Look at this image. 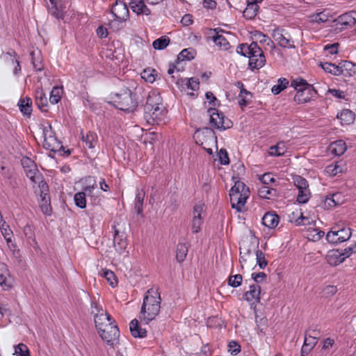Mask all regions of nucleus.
<instances>
[{"instance_id":"5fc2aeb1","label":"nucleus","mask_w":356,"mask_h":356,"mask_svg":"<svg viewBox=\"0 0 356 356\" xmlns=\"http://www.w3.org/2000/svg\"><path fill=\"white\" fill-rule=\"evenodd\" d=\"M243 277L240 274L231 275L228 278V284L232 287L236 288L241 284Z\"/></svg>"},{"instance_id":"3c124183","label":"nucleus","mask_w":356,"mask_h":356,"mask_svg":"<svg viewBox=\"0 0 356 356\" xmlns=\"http://www.w3.org/2000/svg\"><path fill=\"white\" fill-rule=\"evenodd\" d=\"M15 353L17 356H31L27 346L22 343L15 346Z\"/></svg>"},{"instance_id":"a878e982","label":"nucleus","mask_w":356,"mask_h":356,"mask_svg":"<svg viewBox=\"0 0 356 356\" xmlns=\"http://www.w3.org/2000/svg\"><path fill=\"white\" fill-rule=\"evenodd\" d=\"M346 143L342 140H338L332 143L330 145V150L334 156H341L346 151Z\"/></svg>"},{"instance_id":"69168bd1","label":"nucleus","mask_w":356,"mask_h":356,"mask_svg":"<svg viewBox=\"0 0 356 356\" xmlns=\"http://www.w3.org/2000/svg\"><path fill=\"white\" fill-rule=\"evenodd\" d=\"M341 252H342L343 257L346 259V258L349 257L353 253L356 252V243L345 248L343 251Z\"/></svg>"},{"instance_id":"6ab92c4d","label":"nucleus","mask_w":356,"mask_h":356,"mask_svg":"<svg viewBox=\"0 0 356 356\" xmlns=\"http://www.w3.org/2000/svg\"><path fill=\"white\" fill-rule=\"evenodd\" d=\"M260 293V286L257 284H254L250 286L249 290L244 293L243 298L248 302H259Z\"/></svg>"},{"instance_id":"473e14b6","label":"nucleus","mask_w":356,"mask_h":356,"mask_svg":"<svg viewBox=\"0 0 356 356\" xmlns=\"http://www.w3.org/2000/svg\"><path fill=\"white\" fill-rule=\"evenodd\" d=\"M258 10L259 6L256 2L248 1L247 6L243 13V17L248 19H252L257 15Z\"/></svg>"},{"instance_id":"a211bd4d","label":"nucleus","mask_w":356,"mask_h":356,"mask_svg":"<svg viewBox=\"0 0 356 356\" xmlns=\"http://www.w3.org/2000/svg\"><path fill=\"white\" fill-rule=\"evenodd\" d=\"M129 6L132 11L137 15H149L151 14L150 10L143 0H130Z\"/></svg>"},{"instance_id":"0e129e2a","label":"nucleus","mask_w":356,"mask_h":356,"mask_svg":"<svg viewBox=\"0 0 356 356\" xmlns=\"http://www.w3.org/2000/svg\"><path fill=\"white\" fill-rule=\"evenodd\" d=\"M260 181L261 182L262 185L268 186L269 184L271 182H274L275 180V179L271 176L270 173H265L260 178Z\"/></svg>"},{"instance_id":"052dcab7","label":"nucleus","mask_w":356,"mask_h":356,"mask_svg":"<svg viewBox=\"0 0 356 356\" xmlns=\"http://www.w3.org/2000/svg\"><path fill=\"white\" fill-rule=\"evenodd\" d=\"M228 351L232 355H236L241 352V346L234 341H232L228 344Z\"/></svg>"},{"instance_id":"f8f14e48","label":"nucleus","mask_w":356,"mask_h":356,"mask_svg":"<svg viewBox=\"0 0 356 356\" xmlns=\"http://www.w3.org/2000/svg\"><path fill=\"white\" fill-rule=\"evenodd\" d=\"M284 30L283 29H275L272 32V37L281 47L283 48H295L293 41L290 36H286L284 34Z\"/></svg>"},{"instance_id":"4468645a","label":"nucleus","mask_w":356,"mask_h":356,"mask_svg":"<svg viewBox=\"0 0 356 356\" xmlns=\"http://www.w3.org/2000/svg\"><path fill=\"white\" fill-rule=\"evenodd\" d=\"M249 58V67L251 70L260 69L266 63V58L264 52L259 47V51L256 53V51H252L251 54L248 56Z\"/></svg>"},{"instance_id":"13d9d810","label":"nucleus","mask_w":356,"mask_h":356,"mask_svg":"<svg viewBox=\"0 0 356 356\" xmlns=\"http://www.w3.org/2000/svg\"><path fill=\"white\" fill-rule=\"evenodd\" d=\"M248 95H250V92L244 88L241 89L240 94L238 95V104L240 106H245L248 105V101L246 99V98Z\"/></svg>"},{"instance_id":"2eb2a0df","label":"nucleus","mask_w":356,"mask_h":356,"mask_svg":"<svg viewBox=\"0 0 356 356\" xmlns=\"http://www.w3.org/2000/svg\"><path fill=\"white\" fill-rule=\"evenodd\" d=\"M40 188V207L42 212L47 215L49 216L51 213V207L50 204V197L47 193L48 191V187L47 188Z\"/></svg>"},{"instance_id":"c85d7f7f","label":"nucleus","mask_w":356,"mask_h":356,"mask_svg":"<svg viewBox=\"0 0 356 356\" xmlns=\"http://www.w3.org/2000/svg\"><path fill=\"white\" fill-rule=\"evenodd\" d=\"M340 24L346 26H352L356 23V12L350 11L340 15L338 18Z\"/></svg>"},{"instance_id":"412c9836","label":"nucleus","mask_w":356,"mask_h":356,"mask_svg":"<svg viewBox=\"0 0 356 356\" xmlns=\"http://www.w3.org/2000/svg\"><path fill=\"white\" fill-rule=\"evenodd\" d=\"M256 51V53L259 51V46L256 42H252L250 44H241L236 48V52L241 55L248 57L251 52Z\"/></svg>"},{"instance_id":"bb28decb","label":"nucleus","mask_w":356,"mask_h":356,"mask_svg":"<svg viewBox=\"0 0 356 356\" xmlns=\"http://www.w3.org/2000/svg\"><path fill=\"white\" fill-rule=\"evenodd\" d=\"M258 195L263 199H273L277 196V191L268 186L261 185L258 188Z\"/></svg>"},{"instance_id":"864d4df0","label":"nucleus","mask_w":356,"mask_h":356,"mask_svg":"<svg viewBox=\"0 0 356 356\" xmlns=\"http://www.w3.org/2000/svg\"><path fill=\"white\" fill-rule=\"evenodd\" d=\"M255 255H256L257 263L259 265V268L261 269L265 268L268 264V262L265 259L264 253L261 250H257L256 251Z\"/></svg>"},{"instance_id":"f704fd0d","label":"nucleus","mask_w":356,"mask_h":356,"mask_svg":"<svg viewBox=\"0 0 356 356\" xmlns=\"http://www.w3.org/2000/svg\"><path fill=\"white\" fill-rule=\"evenodd\" d=\"M286 152V147L283 141L279 142L277 145L271 146L269 149V154L273 156H280Z\"/></svg>"},{"instance_id":"a18cd8bd","label":"nucleus","mask_w":356,"mask_h":356,"mask_svg":"<svg viewBox=\"0 0 356 356\" xmlns=\"http://www.w3.org/2000/svg\"><path fill=\"white\" fill-rule=\"evenodd\" d=\"M289 85V81L285 78L278 79V84L273 86L271 91L273 94L277 95L284 90Z\"/></svg>"},{"instance_id":"338daca9","label":"nucleus","mask_w":356,"mask_h":356,"mask_svg":"<svg viewBox=\"0 0 356 356\" xmlns=\"http://www.w3.org/2000/svg\"><path fill=\"white\" fill-rule=\"evenodd\" d=\"M52 15L57 19H63L65 16V11L63 10V8L60 6L59 8L57 5H55V6L52 8Z\"/></svg>"},{"instance_id":"2f4dec72","label":"nucleus","mask_w":356,"mask_h":356,"mask_svg":"<svg viewBox=\"0 0 356 356\" xmlns=\"http://www.w3.org/2000/svg\"><path fill=\"white\" fill-rule=\"evenodd\" d=\"M320 65L322 67L325 72L335 76H339L343 72L342 67L336 65L335 64L331 63H321Z\"/></svg>"},{"instance_id":"b1692460","label":"nucleus","mask_w":356,"mask_h":356,"mask_svg":"<svg viewBox=\"0 0 356 356\" xmlns=\"http://www.w3.org/2000/svg\"><path fill=\"white\" fill-rule=\"evenodd\" d=\"M129 329L131 335L134 337L143 338L147 335V331L145 329L142 328L139 325V322L137 319H134L129 324Z\"/></svg>"},{"instance_id":"39448f33","label":"nucleus","mask_w":356,"mask_h":356,"mask_svg":"<svg viewBox=\"0 0 356 356\" xmlns=\"http://www.w3.org/2000/svg\"><path fill=\"white\" fill-rule=\"evenodd\" d=\"M249 194V188L243 182L241 181H235L234 185L229 191L232 207L236 209L237 211H242Z\"/></svg>"},{"instance_id":"9b49d317","label":"nucleus","mask_w":356,"mask_h":356,"mask_svg":"<svg viewBox=\"0 0 356 356\" xmlns=\"http://www.w3.org/2000/svg\"><path fill=\"white\" fill-rule=\"evenodd\" d=\"M204 210V204H197L193 207L191 229L192 232L195 234L198 233L201 230V226L203 222L202 213Z\"/></svg>"},{"instance_id":"ddd939ff","label":"nucleus","mask_w":356,"mask_h":356,"mask_svg":"<svg viewBox=\"0 0 356 356\" xmlns=\"http://www.w3.org/2000/svg\"><path fill=\"white\" fill-rule=\"evenodd\" d=\"M218 29H210L208 33V40H211L222 50H227L229 48V43L222 35L219 34Z\"/></svg>"},{"instance_id":"e433bc0d","label":"nucleus","mask_w":356,"mask_h":356,"mask_svg":"<svg viewBox=\"0 0 356 356\" xmlns=\"http://www.w3.org/2000/svg\"><path fill=\"white\" fill-rule=\"evenodd\" d=\"M63 94V86H54L51 92L49 97V102L52 104H56L59 102L60 100L62 95Z\"/></svg>"},{"instance_id":"9d476101","label":"nucleus","mask_w":356,"mask_h":356,"mask_svg":"<svg viewBox=\"0 0 356 356\" xmlns=\"http://www.w3.org/2000/svg\"><path fill=\"white\" fill-rule=\"evenodd\" d=\"M111 13L114 17L113 23L122 24L129 17V12L127 4L122 0H116L112 6Z\"/></svg>"},{"instance_id":"c03bdc74","label":"nucleus","mask_w":356,"mask_h":356,"mask_svg":"<svg viewBox=\"0 0 356 356\" xmlns=\"http://www.w3.org/2000/svg\"><path fill=\"white\" fill-rule=\"evenodd\" d=\"M86 192H79L75 193L74 200L76 207L80 209H84L86 207Z\"/></svg>"},{"instance_id":"c9c22d12","label":"nucleus","mask_w":356,"mask_h":356,"mask_svg":"<svg viewBox=\"0 0 356 356\" xmlns=\"http://www.w3.org/2000/svg\"><path fill=\"white\" fill-rule=\"evenodd\" d=\"M31 63L36 71H42L44 65L42 62V57L40 51H33L31 52Z\"/></svg>"},{"instance_id":"603ef678","label":"nucleus","mask_w":356,"mask_h":356,"mask_svg":"<svg viewBox=\"0 0 356 356\" xmlns=\"http://www.w3.org/2000/svg\"><path fill=\"white\" fill-rule=\"evenodd\" d=\"M103 275L112 287H115L117 285L118 281L113 271L104 270Z\"/></svg>"},{"instance_id":"4be33fe9","label":"nucleus","mask_w":356,"mask_h":356,"mask_svg":"<svg viewBox=\"0 0 356 356\" xmlns=\"http://www.w3.org/2000/svg\"><path fill=\"white\" fill-rule=\"evenodd\" d=\"M145 197V192L143 189L137 188L134 200V209L138 215H143V203Z\"/></svg>"},{"instance_id":"6e6552de","label":"nucleus","mask_w":356,"mask_h":356,"mask_svg":"<svg viewBox=\"0 0 356 356\" xmlns=\"http://www.w3.org/2000/svg\"><path fill=\"white\" fill-rule=\"evenodd\" d=\"M42 136L44 138L43 147L47 150L56 152L63 147L61 143L56 138L55 132L50 124L42 125Z\"/></svg>"},{"instance_id":"79ce46f5","label":"nucleus","mask_w":356,"mask_h":356,"mask_svg":"<svg viewBox=\"0 0 356 356\" xmlns=\"http://www.w3.org/2000/svg\"><path fill=\"white\" fill-rule=\"evenodd\" d=\"M318 334L312 335L311 329H309L305 332L304 343L314 348L318 342Z\"/></svg>"},{"instance_id":"37998d69","label":"nucleus","mask_w":356,"mask_h":356,"mask_svg":"<svg viewBox=\"0 0 356 356\" xmlns=\"http://www.w3.org/2000/svg\"><path fill=\"white\" fill-rule=\"evenodd\" d=\"M170 43V38L166 36H162L153 42L152 46L155 49H164Z\"/></svg>"},{"instance_id":"4d7b16f0","label":"nucleus","mask_w":356,"mask_h":356,"mask_svg":"<svg viewBox=\"0 0 356 356\" xmlns=\"http://www.w3.org/2000/svg\"><path fill=\"white\" fill-rule=\"evenodd\" d=\"M185 81V85L187 86V88L191 89L193 91H195L199 89L200 82L198 79L192 77L186 79Z\"/></svg>"},{"instance_id":"8fccbe9b","label":"nucleus","mask_w":356,"mask_h":356,"mask_svg":"<svg viewBox=\"0 0 356 356\" xmlns=\"http://www.w3.org/2000/svg\"><path fill=\"white\" fill-rule=\"evenodd\" d=\"M156 71L154 69H145L141 74V76L145 81L153 83L155 81Z\"/></svg>"},{"instance_id":"774afa93","label":"nucleus","mask_w":356,"mask_h":356,"mask_svg":"<svg viewBox=\"0 0 356 356\" xmlns=\"http://www.w3.org/2000/svg\"><path fill=\"white\" fill-rule=\"evenodd\" d=\"M251 277L254 282L259 283L264 281L266 278V275L264 272L260 273H252L251 275Z\"/></svg>"},{"instance_id":"bf43d9fd","label":"nucleus","mask_w":356,"mask_h":356,"mask_svg":"<svg viewBox=\"0 0 356 356\" xmlns=\"http://www.w3.org/2000/svg\"><path fill=\"white\" fill-rule=\"evenodd\" d=\"M338 195H332V196H327L324 200V208L325 209H330L336 207L338 204L337 202L335 197H337Z\"/></svg>"},{"instance_id":"0eeeda50","label":"nucleus","mask_w":356,"mask_h":356,"mask_svg":"<svg viewBox=\"0 0 356 356\" xmlns=\"http://www.w3.org/2000/svg\"><path fill=\"white\" fill-rule=\"evenodd\" d=\"M22 165L24 169L26 175L33 184H38L39 188L43 189L47 188V184L44 181L36 165L31 159L28 157L23 158L22 159Z\"/></svg>"},{"instance_id":"f257e3e1","label":"nucleus","mask_w":356,"mask_h":356,"mask_svg":"<svg viewBox=\"0 0 356 356\" xmlns=\"http://www.w3.org/2000/svg\"><path fill=\"white\" fill-rule=\"evenodd\" d=\"M91 309L95 326L102 339L111 346L118 343L120 330L115 321H112L111 316L94 302L91 305Z\"/></svg>"},{"instance_id":"dca6fc26","label":"nucleus","mask_w":356,"mask_h":356,"mask_svg":"<svg viewBox=\"0 0 356 356\" xmlns=\"http://www.w3.org/2000/svg\"><path fill=\"white\" fill-rule=\"evenodd\" d=\"M112 229L114 230L113 245L117 251H122L127 245L124 233L120 232L115 225H113Z\"/></svg>"},{"instance_id":"e2e57ef3","label":"nucleus","mask_w":356,"mask_h":356,"mask_svg":"<svg viewBox=\"0 0 356 356\" xmlns=\"http://www.w3.org/2000/svg\"><path fill=\"white\" fill-rule=\"evenodd\" d=\"M257 34L259 35L260 42H264L266 43L268 46L275 47L274 42L268 36L261 32H258Z\"/></svg>"},{"instance_id":"6e6d98bb","label":"nucleus","mask_w":356,"mask_h":356,"mask_svg":"<svg viewBox=\"0 0 356 356\" xmlns=\"http://www.w3.org/2000/svg\"><path fill=\"white\" fill-rule=\"evenodd\" d=\"M311 21L316 23H323L328 20V16L324 12L317 13L310 16Z\"/></svg>"},{"instance_id":"58836bf2","label":"nucleus","mask_w":356,"mask_h":356,"mask_svg":"<svg viewBox=\"0 0 356 356\" xmlns=\"http://www.w3.org/2000/svg\"><path fill=\"white\" fill-rule=\"evenodd\" d=\"M196 51L192 48L183 49L177 56L178 61L191 60L195 58Z\"/></svg>"},{"instance_id":"ea45409f","label":"nucleus","mask_w":356,"mask_h":356,"mask_svg":"<svg viewBox=\"0 0 356 356\" xmlns=\"http://www.w3.org/2000/svg\"><path fill=\"white\" fill-rule=\"evenodd\" d=\"M337 227V228H336V232H337L340 242L343 243L349 240L352 235L351 229L346 227L341 228L338 225Z\"/></svg>"},{"instance_id":"f03ea898","label":"nucleus","mask_w":356,"mask_h":356,"mask_svg":"<svg viewBox=\"0 0 356 356\" xmlns=\"http://www.w3.org/2000/svg\"><path fill=\"white\" fill-rule=\"evenodd\" d=\"M166 113L160 95L155 92H149L144 106V118L147 122L149 124H159L164 121Z\"/></svg>"},{"instance_id":"7ed1b4c3","label":"nucleus","mask_w":356,"mask_h":356,"mask_svg":"<svg viewBox=\"0 0 356 356\" xmlns=\"http://www.w3.org/2000/svg\"><path fill=\"white\" fill-rule=\"evenodd\" d=\"M161 298L159 289H149L143 298L139 318L148 324L159 314L161 309Z\"/></svg>"},{"instance_id":"72a5a7b5","label":"nucleus","mask_w":356,"mask_h":356,"mask_svg":"<svg viewBox=\"0 0 356 356\" xmlns=\"http://www.w3.org/2000/svg\"><path fill=\"white\" fill-rule=\"evenodd\" d=\"M188 251V245L185 243H179L176 249V259L179 263H181L186 259Z\"/></svg>"},{"instance_id":"09e8293b","label":"nucleus","mask_w":356,"mask_h":356,"mask_svg":"<svg viewBox=\"0 0 356 356\" xmlns=\"http://www.w3.org/2000/svg\"><path fill=\"white\" fill-rule=\"evenodd\" d=\"M294 185L298 190H302L309 187L308 181L306 179L300 175H296L293 178Z\"/></svg>"},{"instance_id":"a19ab883","label":"nucleus","mask_w":356,"mask_h":356,"mask_svg":"<svg viewBox=\"0 0 356 356\" xmlns=\"http://www.w3.org/2000/svg\"><path fill=\"white\" fill-rule=\"evenodd\" d=\"M83 141L86 143V147L92 149L97 143V136L93 132H88L86 136H83Z\"/></svg>"},{"instance_id":"5701e85b","label":"nucleus","mask_w":356,"mask_h":356,"mask_svg":"<svg viewBox=\"0 0 356 356\" xmlns=\"http://www.w3.org/2000/svg\"><path fill=\"white\" fill-rule=\"evenodd\" d=\"M35 101L40 111L42 112H47L48 111L47 99L42 89H38L35 91Z\"/></svg>"},{"instance_id":"4c0bfd02","label":"nucleus","mask_w":356,"mask_h":356,"mask_svg":"<svg viewBox=\"0 0 356 356\" xmlns=\"http://www.w3.org/2000/svg\"><path fill=\"white\" fill-rule=\"evenodd\" d=\"M85 182L87 185L83 187V192H86V195L92 196V193L97 187L96 179L94 177L88 176L85 178Z\"/></svg>"},{"instance_id":"cd10ccee","label":"nucleus","mask_w":356,"mask_h":356,"mask_svg":"<svg viewBox=\"0 0 356 356\" xmlns=\"http://www.w3.org/2000/svg\"><path fill=\"white\" fill-rule=\"evenodd\" d=\"M337 118L342 124H350L355 120V113L349 109H343L337 115Z\"/></svg>"},{"instance_id":"423d86ee","label":"nucleus","mask_w":356,"mask_h":356,"mask_svg":"<svg viewBox=\"0 0 356 356\" xmlns=\"http://www.w3.org/2000/svg\"><path fill=\"white\" fill-rule=\"evenodd\" d=\"M113 105L118 109L132 112L138 106L136 94L128 88L123 89L120 93H115L113 97Z\"/></svg>"},{"instance_id":"393cba45","label":"nucleus","mask_w":356,"mask_h":356,"mask_svg":"<svg viewBox=\"0 0 356 356\" xmlns=\"http://www.w3.org/2000/svg\"><path fill=\"white\" fill-rule=\"evenodd\" d=\"M280 217L277 214L268 212L264 216L262 223L264 226L273 229L277 226Z\"/></svg>"},{"instance_id":"de8ad7c7","label":"nucleus","mask_w":356,"mask_h":356,"mask_svg":"<svg viewBox=\"0 0 356 356\" xmlns=\"http://www.w3.org/2000/svg\"><path fill=\"white\" fill-rule=\"evenodd\" d=\"M336 228H337V227H333L332 229L330 232H328L326 234V240L330 243H341L340 240L338 237L337 232H336Z\"/></svg>"},{"instance_id":"aec40b11","label":"nucleus","mask_w":356,"mask_h":356,"mask_svg":"<svg viewBox=\"0 0 356 356\" xmlns=\"http://www.w3.org/2000/svg\"><path fill=\"white\" fill-rule=\"evenodd\" d=\"M327 262L331 266H337L342 263L345 259L342 255V252L339 250H332L329 251L326 255Z\"/></svg>"},{"instance_id":"f3484780","label":"nucleus","mask_w":356,"mask_h":356,"mask_svg":"<svg viewBox=\"0 0 356 356\" xmlns=\"http://www.w3.org/2000/svg\"><path fill=\"white\" fill-rule=\"evenodd\" d=\"M259 242L256 238H253L250 241H243L240 246L241 254H244L245 256H252L258 249Z\"/></svg>"},{"instance_id":"1a4fd4ad","label":"nucleus","mask_w":356,"mask_h":356,"mask_svg":"<svg viewBox=\"0 0 356 356\" xmlns=\"http://www.w3.org/2000/svg\"><path fill=\"white\" fill-rule=\"evenodd\" d=\"M207 113L210 118V124L213 127L219 130H225L232 127V121L226 118L218 109L210 108Z\"/></svg>"},{"instance_id":"680f3d73","label":"nucleus","mask_w":356,"mask_h":356,"mask_svg":"<svg viewBox=\"0 0 356 356\" xmlns=\"http://www.w3.org/2000/svg\"><path fill=\"white\" fill-rule=\"evenodd\" d=\"M218 157L222 165H227L229 163L228 154L225 149H220L218 152Z\"/></svg>"},{"instance_id":"20e7f679","label":"nucleus","mask_w":356,"mask_h":356,"mask_svg":"<svg viewBox=\"0 0 356 356\" xmlns=\"http://www.w3.org/2000/svg\"><path fill=\"white\" fill-rule=\"evenodd\" d=\"M291 86L296 90L294 101L298 104L308 102L317 95L316 89L303 79H293Z\"/></svg>"},{"instance_id":"49530a36","label":"nucleus","mask_w":356,"mask_h":356,"mask_svg":"<svg viewBox=\"0 0 356 356\" xmlns=\"http://www.w3.org/2000/svg\"><path fill=\"white\" fill-rule=\"evenodd\" d=\"M311 196V193L308 188H305L302 190H298V195L297 196V201L299 203L305 204L308 202Z\"/></svg>"},{"instance_id":"c756f323","label":"nucleus","mask_w":356,"mask_h":356,"mask_svg":"<svg viewBox=\"0 0 356 356\" xmlns=\"http://www.w3.org/2000/svg\"><path fill=\"white\" fill-rule=\"evenodd\" d=\"M20 111L26 116H30L32 112V100L29 97L22 98L18 102Z\"/></svg>"},{"instance_id":"7c9ffc66","label":"nucleus","mask_w":356,"mask_h":356,"mask_svg":"<svg viewBox=\"0 0 356 356\" xmlns=\"http://www.w3.org/2000/svg\"><path fill=\"white\" fill-rule=\"evenodd\" d=\"M4 59H6L12 63L14 65L13 74L17 75L21 72V66L19 65V61L17 58V54L15 51H12L11 52H7L3 56Z\"/></svg>"}]
</instances>
